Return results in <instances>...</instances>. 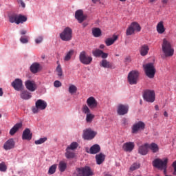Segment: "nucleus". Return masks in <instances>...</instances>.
Segmentation results:
<instances>
[{
    "mask_svg": "<svg viewBox=\"0 0 176 176\" xmlns=\"http://www.w3.org/2000/svg\"><path fill=\"white\" fill-rule=\"evenodd\" d=\"M140 167V163L135 162L131 166L130 170L131 171H135V170H138Z\"/></svg>",
    "mask_w": 176,
    "mask_h": 176,
    "instance_id": "nucleus-39",
    "label": "nucleus"
},
{
    "mask_svg": "<svg viewBox=\"0 0 176 176\" xmlns=\"http://www.w3.org/2000/svg\"><path fill=\"white\" fill-rule=\"evenodd\" d=\"M82 112L83 113H85V115L90 113V109H89V107H87V105L85 104L82 107Z\"/></svg>",
    "mask_w": 176,
    "mask_h": 176,
    "instance_id": "nucleus-46",
    "label": "nucleus"
},
{
    "mask_svg": "<svg viewBox=\"0 0 176 176\" xmlns=\"http://www.w3.org/2000/svg\"><path fill=\"white\" fill-rule=\"evenodd\" d=\"M12 86L14 89V90H16V91H21V90H23V80L19 78H16L12 82Z\"/></svg>",
    "mask_w": 176,
    "mask_h": 176,
    "instance_id": "nucleus-15",
    "label": "nucleus"
},
{
    "mask_svg": "<svg viewBox=\"0 0 176 176\" xmlns=\"http://www.w3.org/2000/svg\"><path fill=\"white\" fill-rule=\"evenodd\" d=\"M131 61V56H126L124 58V63H125V64H130Z\"/></svg>",
    "mask_w": 176,
    "mask_h": 176,
    "instance_id": "nucleus-50",
    "label": "nucleus"
},
{
    "mask_svg": "<svg viewBox=\"0 0 176 176\" xmlns=\"http://www.w3.org/2000/svg\"><path fill=\"white\" fill-rule=\"evenodd\" d=\"M58 168L60 173H64V171L67 170V163H65L64 161H60L59 162Z\"/></svg>",
    "mask_w": 176,
    "mask_h": 176,
    "instance_id": "nucleus-35",
    "label": "nucleus"
},
{
    "mask_svg": "<svg viewBox=\"0 0 176 176\" xmlns=\"http://www.w3.org/2000/svg\"><path fill=\"white\" fill-rule=\"evenodd\" d=\"M101 34H102V32H101L100 28H95L92 29V35L95 38H100V36L101 35Z\"/></svg>",
    "mask_w": 176,
    "mask_h": 176,
    "instance_id": "nucleus-34",
    "label": "nucleus"
},
{
    "mask_svg": "<svg viewBox=\"0 0 176 176\" xmlns=\"http://www.w3.org/2000/svg\"><path fill=\"white\" fill-rule=\"evenodd\" d=\"M65 156L67 159H74V157H75V153L68 148H66Z\"/></svg>",
    "mask_w": 176,
    "mask_h": 176,
    "instance_id": "nucleus-36",
    "label": "nucleus"
},
{
    "mask_svg": "<svg viewBox=\"0 0 176 176\" xmlns=\"http://www.w3.org/2000/svg\"><path fill=\"white\" fill-rule=\"evenodd\" d=\"M140 73L138 71L133 70L128 74V82L129 85H137L138 83V78Z\"/></svg>",
    "mask_w": 176,
    "mask_h": 176,
    "instance_id": "nucleus-7",
    "label": "nucleus"
},
{
    "mask_svg": "<svg viewBox=\"0 0 176 176\" xmlns=\"http://www.w3.org/2000/svg\"><path fill=\"white\" fill-rule=\"evenodd\" d=\"M100 151H101L100 145L94 144L90 148L89 153H91V155H96V153H98Z\"/></svg>",
    "mask_w": 176,
    "mask_h": 176,
    "instance_id": "nucleus-26",
    "label": "nucleus"
},
{
    "mask_svg": "<svg viewBox=\"0 0 176 176\" xmlns=\"http://www.w3.org/2000/svg\"><path fill=\"white\" fill-rule=\"evenodd\" d=\"M43 41V38L42 36H38L37 38H36L35 42L36 43H41Z\"/></svg>",
    "mask_w": 176,
    "mask_h": 176,
    "instance_id": "nucleus-51",
    "label": "nucleus"
},
{
    "mask_svg": "<svg viewBox=\"0 0 176 176\" xmlns=\"http://www.w3.org/2000/svg\"><path fill=\"white\" fill-rule=\"evenodd\" d=\"M6 170H8V166H6V164L5 162H2L0 163V171L2 173L6 172Z\"/></svg>",
    "mask_w": 176,
    "mask_h": 176,
    "instance_id": "nucleus-42",
    "label": "nucleus"
},
{
    "mask_svg": "<svg viewBox=\"0 0 176 176\" xmlns=\"http://www.w3.org/2000/svg\"><path fill=\"white\" fill-rule=\"evenodd\" d=\"M23 127V123L19 122L16 123L10 130V135H14L17 131H19V129H21Z\"/></svg>",
    "mask_w": 176,
    "mask_h": 176,
    "instance_id": "nucleus-24",
    "label": "nucleus"
},
{
    "mask_svg": "<svg viewBox=\"0 0 176 176\" xmlns=\"http://www.w3.org/2000/svg\"><path fill=\"white\" fill-rule=\"evenodd\" d=\"M78 148V144L76 142H72L69 146L67 147V149L70 151H74Z\"/></svg>",
    "mask_w": 176,
    "mask_h": 176,
    "instance_id": "nucleus-43",
    "label": "nucleus"
},
{
    "mask_svg": "<svg viewBox=\"0 0 176 176\" xmlns=\"http://www.w3.org/2000/svg\"><path fill=\"white\" fill-rule=\"evenodd\" d=\"M104 47H105V45H104V44H101L100 45V49H104Z\"/></svg>",
    "mask_w": 176,
    "mask_h": 176,
    "instance_id": "nucleus-60",
    "label": "nucleus"
},
{
    "mask_svg": "<svg viewBox=\"0 0 176 176\" xmlns=\"http://www.w3.org/2000/svg\"><path fill=\"white\" fill-rule=\"evenodd\" d=\"M22 140H27L28 141H31L32 140V133L30 129H25L22 134Z\"/></svg>",
    "mask_w": 176,
    "mask_h": 176,
    "instance_id": "nucleus-20",
    "label": "nucleus"
},
{
    "mask_svg": "<svg viewBox=\"0 0 176 176\" xmlns=\"http://www.w3.org/2000/svg\"><path fill=\"white\" fill-rule=\"evenodd\" d=\"M128 112H129V105L122 104H118V109H117V113L118 115H120V116H123L126 113H128Z\"/></svg>",
    "mask_w": 176,
    "mask_h": 176,
    "instance_id": "nucleus-14",
    "label": "nucleus"
},
{
    "mask_svg": "<svg viewBox=\"0 0 176 176\" xmlns=\"http://www.w3.org/2000/svg\"><path fill=\"white\" fill-rule=\"evenodd\" d=\"M79 60L82 64H84L85 65H89V64H91V62L93 61V58L87 55L86 52L82 51L80 53Z\"/></svg>",
    "mask_w": 176,
    "mask_h": 176,
    "instance_id": "nucleus-9",
    "label": "nucleus"
},
{
    "mask_svg": "<svg viewBox=\"0 0 176 176\" xmlns=\"http://www.w3.org/2000/svg\"><path fill=\"white\" fill-rule=\"evenodd\" d=\"M27 34V31H25V30H21V35H25Z\"/></svg>",
    "mask_w": 176,
    "mask_h": 176,
    "instance_id": "nucleus-55",
    "label": "nucleus"
},
{
    "mask_svg": "<svg viewBox=\"0 0 176 176\" xmlns=\"http://www.w3.org/2000/svg\"><path fill=\"white\" fill-rule=\"evenodd\" d=\"M54 87H61L62 86V84H61V82L58 81V80H55L54 82Z\"/></svg>",
    "mask_w": 176,
    "mask_h": 176,
    "instance_id": "nucleus-48",
    "label": "nucleus"
},
{
    "mask_svg": "<svg viewBox=\"0 0 176 176\" xmlns=\"http://www.w3.org/2000/svg\"><path fill=\"white\" fill-rule=\"evenodd\" d=\"M75 18L80 23H83L86 20V16L83 14V10H78L75 13Z\"/></svg>",
    "mask_w": 176,
    "mask_h": 176,
    "instance_id": "nucleus-19",
    "label": "nucleus"
},
{
    "mask_svg": "<svg viewBox=\"0 0 176 176\" xmlns=\"http://www.w3.org/2000/svg\"><path fill=\"white\" fill-rule=\"evenodd\" d=\"M148 149H151L153 153H157V152H159V146L157 145V144L153 142L150 144H148Z\"/></svg>",
    "mask_w": 176,
    "mask_h": 176,
    "instance_id": "nucleus-27",
    "label": "nucleus"
},
{
    "mask_svg": "<svg viewBox=\"0 0 176 176\" xmlns=\"http://www.w3.org/2000/svg\"><path fill=\"white\" fill-rule=\"evenodd\" d=\"M155 111H159V106L158 105H155Z\"/></svg>",
    "mask_w": 176,
    "mask_h": 176,
    "instance_id": "nucleus-62",
    "label": "nucleus"
},
{
    "mask_svg": "<svg viewBox=\"0 0 176 176\" xmlns=\"http://www.w3.org/2000/svg\"><path fill=\"white\" fill-rule=\"evenodd\" d=\"M39 68H41V65L38 63H34L30 66V71L32 74H36L39 71Z\"/></svg>",
    "mask_w": 176,
    "mask_h": 176,
    "instance_id": "nucleus-30",
    "label": "nucleus"
},
{
    "mask_svg": "<svg viewBox=\"0 0 176 176\" xmlns=\"http://www.w3.org/2000/svg\"><path fill=\"white\" fill-rule=\"evenodd\" d=\"M122 122H123L124 124H127V119L123 118Z\"/></svg>",
    "mask_w": 176,
    "mask_h": 176,
    "instance_id": "nucleus-57",
    "label": "nucleus"
},
{
    "mask_svg": "<svg viewBox=\"0 0 176 176\" xmlns=\"http://www.w3.org/2000/svg\"><path fill=\"white\" fill-rule=\"evenodd\" d=\"M148 149H149L148 143H145L144 144L139 146L138 153L140 155L145 156V155H148Z\"/></svg>",
    "mask_w": 176,
    "mask_h": 176,
    "instance_id": "nucleus-22",
    "label": "nucleus"
},
{
    "mask_svg": "<svg viewBox=\"0 0 176 176\" xmlns=\"http://www.w3.org/2000/svg\"><path fill=\"white\" fill-rule=\"evenodd\" d=\"M77 91L78 88L76 87V86L72 85L69 87V93H70V94H74L76 93Z\"/></svg>",
    "mask_w": 176,
    "mask_h": 176,
    "instance_id": "nucleus-38",
    "label": "nucleus"
},
{
    "mask_svg": "<svg viewBox=\"0 0 176 176\" xmlns=\"http://www.w3.org/2000/svg\"><path fill=\"white\" fill-rule=\"evenodd\" d=\"M150 3H153V2H156V0H148Z\"/></svg>",
    "mask_w": 176,
    "mask_h": 176,
    "instance_id": "nucleus-61",
    "label": "nucleus"
},
{
    "mask_svg": "<svg viewBox=\"0 0 176 176\" xmlns=\"http://www.w3.org/2000/svg\"><path fill=\"white\" fill-rule=\"evenodd\" d=\"M100 57H102V58H108V54L102 52V53L100 55Z\"/></svg>",
    "mask_w": 176,
    "mask_h": 176,
    "instance_id": "nucleus-52",
    "label": "nucleus"
},
{
    "mask_svg": "<svg viewBox=\"0 0 176 176\" xmlns=\"http://www.w3.org/2000/svg\"><path fill=\"white\" fill-rule=\"evenodd\" d=\"M56 72L58 73V76H59V78H61V76H63V69L61 68V65H58L56 67Z\"/></svg>",
    "mask_w": 176,
    "mask_h": 176,
    "instance_id": "nucleus-44",
    "label": "nucleus"
},
{
    "mask_svg": "<svg viewBox=\"0 0 176 176\" xmlns=\"http://www.w3.org/2000/svg\"><path fill=\"white\" fill-rule=\"evenodd\" d=\"M143 68L144 69L145 74L150 79H153L155 78V74H156V68H155V65L153 63H146L143 65Z\"/></svg>",
    "mask_w": 176,
    "mask_h": 176,
    "instance_id": "nucleus-3",
    "label": "nucleus"
},
{
    "mask_svg": "<svg viewBox=\"0 0 176 176\" xmlns=\"http://www.w3.org/2000/svg\"><path fill=\"white\" fill-rule=\"evenodd\" d=\"M47 107V103L42 100L38 99L35 103V107H32L33 113H38L40 111H45Z\"/></svg>",
    "mask_w": 176,
    "mask_h": 176,
    "instance_id": "nucleus-4",
    "label": "nucleus"
},
{
    "mask_svg": "<svg viewBox=\"0 0 176 176\" xmlns=\"http://www.w3.org/2000/svg\"><path fill=\"white\" fill-rule=\"evenodd\" d=\"M94 119V115L91 114V113H89V114H87L86 122L87 123H91Z\"/></svg>",
    "mask_w": 176,
    "mask_h": 176,
    "instance_id": "nucleus-41",
    "label": "nucleus"
},
{
    "mask_svg": "<svg viewBox=\"0 0 176 176\" xmlns=\"http://www.w3.org/2000/svg\"><path fill=\"white\" fill-rule=\"evenodd\" d=\"M162 49L165 57H173L174 56V48H173L171 42L167 40V38L163 39Z\"/></svg>",
    "mask_w": 176,
    "mask_h": 176,
    "instance_id": "nucleus-1",
    "label": "nucleus"
},
{
    "mask_svg": "<svg viewBox=\"0 0 176 176\" xmlns=\"http://www.w3.org/2000/svg\"><path fill=\"white\" fill-rule=\"evenodd\" d=\"M77 171L78 172V174H74V175L76 176H91L94 175L93 171L91 170V168L89 166H85L84 168H78L77 169Z\"/></svg>",
    "mask_w": 176,
    "mask_h": 176,
    "instance_id": "nucleus-10",
    "label": "nucleus"
},
{
    "mask_svg": "<svg viewBox=\"0 0 176 176\" xmlns=\"http://www.w3.org/2000/svg\"><path fill=\"white\" fill-rule=\"evenodd\" d=\"M149 52V47L147 45H143L140 48L141 56H146Z\"/></svg>",
    "mask_w": 176,
    "mask_h": 176,
    "instance_id": "nucleus-33",
    "label": "nucleus"
},
{
    "mask_svg": "<svg viewBox=\"0 0 176 176\" xmlns=\"http://www.w3.org/2000/svg\"><path fill=\"white\" fill-rule=\"evenodd\" d=\"M10 23H15V24H23L27 21V16L22 14H14L9 16Z\"/></svg>",
    "mask_w": 176,
    "mask_h": 176,
    "instance_id": "nucleus-6",
    "label": "nucleus"
},
{
    "mask_svg": "<svg viewBox=\"0 0 176 176\" xmlns=\"http://www.w3.org/2000/svg\"><path fill=\"white\" fill-rule=\"evenodd\" d=\"M168 159L166 158L163 160L160 158H157L153 161V166L155 168H159L160 170H164V174L167 173V163Z\"/></svg>",
    "mask_w": 176,
    "mask_h": 176,
    "instance_id": "nucleus-2",
    "label": "nucleus"
},
{
    "mask_svg": "<svg viewBox=\"0 0 176 176\" xmlns=\"http://www.w3.org/2000/svg\"><path fill=\"white\" fill-rule=\"evenodd\" d=\"M118 41V36L114 35L113 38H108L105 40V43L107 46H111L115 43V41Z\"/></svg>",
    "mask_w": 176,
    "mask_h": 176,
    "instance_id": "nucleus-31",
    "label": "nucleus"
},
{
    "mask_svg": "<svg viewBox=\"0 0 176 176\" xmlns=\"http://www.w3.org/2000/svg\"><path fill=\"white\" fill-rule=\"evenodd\" d=\"M59 36L61 41L69 42V41L72 40V29L69 27H66L59 34Z\"/></svg>",
    "mask_w": 176,
    "mask_h": 176,
    "instance_id": "nucleus-5",
    "label": "nucleus"
},
{
    "mask_svg": "<svg viewBox=\"0 0 176 176\" xmlns=\"http://www.w3.org/2000/svg\"><path fill=\"white\" fill-rule=\"evenodd\" d=\"M2 118V114H0V119Z\"/></svg>",
    "mask_w": 176,
    "mask_h": 176,
    "instance_id": "nucleus-64",
    "label": "nucleus"
},
{
    "mask_svg": "<svg viewBox=\"0 0 176 176\" xmlns=\"http://www.w3.org/2000/svg\"><path fill=\"white\" fill-rule=\"evenodd\" d=\"M143 98L147 102H154L155 95V91L151 90H145L143 94Z\"/></svg>",
    "mask_w": 176,
    "mask_h": 176,
    "instance_id": "nucleus-11",
    "label": "nucleus"
},
{
    "mask_svg": "<svg viewBox=\"0 0 176 176\" xmlns=\"http://www.w3.org/2000/svg\"><path fill=\"white\" fill-rule=\"evenodd\" d=\"M2 96H3V90L2 88H0V97H2Z\"/></svg>",
    "mask_w": 176,
    "mask_h": 176,
    "instance_id": "nucleus-54",
    "label": "nucleus"
},
{
    "mask_svg": "<svg viewBox=\"0 0 176 176\" xmlns=\"http://www.w3.org/2000/svg\"><path fill=\"white\" fill-rule=\"evenodd\" d=\"M20 41L21 43H28V36H21L20 38Z\"/></svg>",
    "mask_w": 176,
    "mask_h": 176,
    "instance_id": "nucleus-47",
    "label": "nucleus"
},
{
    "mask_svg": "<svg viewBox=\"0 0 176 176\" xmlns=\"http://www.w3.org/2000/svg\"><path fill=\"white\" fill-rule=\"evenodd\" d=\"M164 116H165V118H167L168 116V113H167V111H164Z\"/></svg>",
    "mask_w": 176,
    "mask_h": 176,
    "instance_id": "nucleus-59",
    "label": "nucleus"
},
{
    "mask_svg": "<svg viewBox=\"0 0 176 176\" xmlns=\"http://www.w3.org/2000/svg\"><path fill=\"white\" fill-rule=\"evenodd\" d=\"M172 167H173V175H176V160L173 162Z\"/></svg>",
    "mask_w": 176,
    "mask_h": 176,
    "instance_id": "nucleus-49",
    "label": "nucleus"
},
{
    "mask_svg": "<svg viewBox=\"0 0 176 176\" xmlns=\"http://www.w3.org/2000/svg\"><path fill=\"white\" fill-rule=\"evenodd\" d=\"M18 3H20L22 8H25V3L23 0H18Z\"/></svg>",
    "mask_w": 176,
    "mask_h": 176,
    "instance_id": "nucleus-53",
    "label": "nucleus"
},
{
    "mask_svg": "<svg viewBox=\"0 0 176 176\" xmlns=\"http://www.w3.org/2000/svg\"><path fill=\"white\" fill-rule=\"evenodd\" d=\"M25 86L29 91H35L36 90V83H35V81L28 80L25 82Z\"/></svg>",
    "mask_w": 176,
    "mask_h": 176,
    "instance_id": "nucleus-16",
    "label": "nucleus"
},
{
    "mask_svg": "<svg viewBox=\"0 0 176 176\" xmlns=\"http://www.w3.org/2000/svg\"><path fill=\"white\" fill-rule=\"evenodd\" d=\"M93 3H97V2H99V3H101V1L100 0H92Z\"/></svg>",
    "mask_w": 176,
    "mask_h": 176,
    "instance_id": "nucleus-56",
    "label": "nucleus"
},
{
    "mask_svg": "<svg viewBox=\"0 0 176 176\" xmlns=\"http://www.w3.org/2000/svg\"><path fill=\"white\" fill-rule=\"evenodd\" d=\"M96 135H97V133L92 131L91 129H87L83 131L82 137L84 140H93V138H94Z\"/></svg>",
    "mask_w": 176,
    "mask_h": 176,
    "instance_id": "nucleus-13",
    "label": "nucleus"
},
{
    "mask_svg": "<svg viewBox=\"0 0 176 176\" xmlns=\"http://www.w3.org/2000/svg\"><path fill=\"white\" fill-rule=\"evenodd\" d=\"M166 31V28H164V25L163 21H160L157 25V32L158 34H164Z\"/></svg>",
    "mask_w": 176,
    "mask_h": 176,
    "instance_id": "nucleus-29",
    "label": "nucleus"
},
{
    "mask_svg": "<svg viewBox=\"0 0 176 176\" xmlns=\"http://www.w3.org/2000/svg\"><path fill=\"white\" fill-rule=\"evenodd\" d=\"M135 31H137V32H140V31H141V26L138 23L133 22L126 29V34L129 36L130 35H133Z\"/></svg>",
    "mask_w": 176,
    "mask_h": 176,
    "instance_id": "nucleus-8",
    "label": "nucleus"
},
{
    "mask_svg": "<svg viewBox=\"0 0 176 176\" xmlns=\"http://www.w3.org/2000/svg\"><path fill=\"white\" fill-rule=\"evenodd\" d=\"M145 129V123L142 121H139L135 123L132 126L131 133L132 134H137L138 131H142V130Z\"/></svg>",
    "mask_w": 176,
    "mask_h": 176,
    "instance_id": "nucleus-12",
    "label": "nucleus"
},
{
    "mask_svg": "<svg viewBox=\"0 0 176 176\" xmlns=\"http://www.w3.org/2000/svg\"><path fill=\"white\" fill-rule=\"evenodd\" d=\"M74 54L75 50H69L67 52L65 53L64 61H69V60H71Z\"/></svg>",
    "mask_w": 176,
    "mask_h": 176,
    "instance_id": "nucleus-28",
    "label": "nucleus"
},
{
    "mask_svg": "<svg viewBox=\"0 0 176 176\" xmlns=\"http://www.w3.org/2000/svg\"><path fill=\"white\" fill-rule=\"evenodd\" d=\"M56 168H57L56 165H52L50 167L48 170V174H54L56 173Z\"/></svg>",
    "mask_w": 176,
    "mask_h": 176,
    "instance_id": "nucleus-45",
    "label": "nucleus"
},
{
    "mask_svg": "<svg viewBox=\"0 0 176 176\" xmlns=\"http://www.w3.org/2000/svg\"><path fill=\"white\" fill-rule=\"evenodd\" d=\"M87 104L88 107L90 108V109H94L98 105V102H97L96 98H94V97H93V96L89 97L87 100Z\"/></svg>",
    "mask_w": 176,
    "mask_h": 176,
    "instance_id": "nucleus-17",
    "label": "nucleus"
},
{
    "mask_svg": "<svg viewBox=\"0 0 176 176\" xmlns=\"http://www.w3.org/2000/svg\"><path fill=\"white\" fill-rule=\"evenodd\" d=\"M134 142H129L123 144L122 149H124L125 152H131L134 149Z\"/></svg>",
    "mask_w": 176,
    "mask_h": 176,
    "instance_id": "nucleus-21",
    "label": "nucleus"
},
{
    "mask_svg": "<svg viewBox=\"0 0 176 176\" xmlns=\"http://www.w3.org/2000/svg\"><path fill=\"white\" fill-rule=\"evenodd\" d=\"M5 151H10V149H13L14 148V140L13 139L8 140L3 145Z\"/></svg>",
    "mask_w": 176,
    "mask_h": 176,
    "instance_id": "nucleus-23",
    "label": "nucleus"
},
{
    "mask_svg": "<svg viewBox=\"0 0 176 176\" xmlns=\"http://www.w3.org/2000/svg\"><path fill=\"white\" fill-rule=\"evenodd\" d=\"M96 164H102L105 160V155L100 153L96 155Z\"/></svg>",
    "mask_w": 176,
    "mask_h": 176,
    "instance_id": "nucleus-25",
    "label": "nucleus"
},
{
    "mask_svg": "<svg viewBox=\"0 0 176 176\" xmlns=\"http://www.w3.org/2000/svg\"><path fill=\"white\" fill-rule=\"evenodd\" d=\"M92 54L94 56V57H101V54H102V50L96 49L92 51Z\"/></svg>",
    "mask_w": 176,
    "mask_h": 176,
    "instance_id": "nucleus-37",
    "label": "nucleus"
},
{
    "mask_svg": "<svg viewBox=\"0 0 176 176\" xmlns=\"http://www.w3.org/2000/svg\"><path fill=\"white\" fill-rule=\"evenodd\" d=\"M120 2H126V0H120Z\"/></svg>",
    "mask_w": 176,
    "mask_h": 176,
    "instance_id": "nucleus-63",
    "label": "nucleus"
},
{
    "mask_svg": "<svg viewBox=\"0 0 176 176\" xmlns=\"http://www.w3.org/2000/svg\"><path fill=\"white\" fill-rule=\"evenodd\" d=\"M47 141V138H41L38 140H35L34 144L36 145H41V144H43Z\"/></svg>",
    "mask_w": 176,
    "mask_h": 176,
    "instance_id": "nucleus-40",
    "label": "nucleus"
},
{
    "mask_svg": "<svg viewBox=\"0 0 176 176\" xmlns=\"http://www.w3.org/2000/svg\"><path fill=\"white\" fill-rule=\"evenodd\" d=\"M32 96H31V93L28 91H23L21 93V98L22 100H30Z\"/></svg>",
    "mask_w": 176,
    "mask_h": 176,
    "instance_id": "nucleus-32",
    "label": "nucleus"
},
{
    "mask_svg": "<svg viewBox=\"0 0 176 176\" xmlns=\"http://www.w3.org/2000/svg\"><path fill=\"white\" fill-rule=\"evenodd\" d=\"M100 67L103 68H109L110 69H115V65L113 63L108 61L107 59H103L100 62Z\"/></svg>",
    "mask_w": 176,
    "mask_h": 176,
    "instance_id": "nucleus-18",
    "label": "nucleus"
},
{
    "mask_svg": "<svg viewBox=\"0 0 176 176\" xmlns=\"http://www.w3.org/2000/svg\"><path fill=\"white\" fill-rule=\"evenodd\" d=\"M162 3H164V5H167V3L168 2V0H162Z\"/></svg>",
    "mask_w": 176,
    "mask_h": 176,
    "instance_id": "nucleus-58",
    "label": "nucleus"
}]
</instances>
